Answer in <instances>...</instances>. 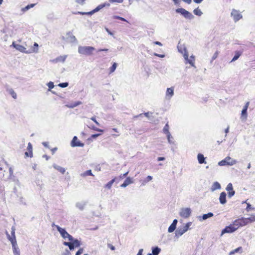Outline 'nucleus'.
Listing matches in <instances>:
<instances>
[{
    "mask_svg": "<svg viewBox=\"0 0 255 255\" xmlns=\"http://www.w3.org/2000/svg\"><path fill=\"white\" fill-rule=\"evenodd\" d=\"M192 225L191 222H189L185 224H183L182 226H180L175 231V237L178 238L182 236L188 230L191 229V226Z\"/></svg>",
    "mask_w": 255,
    "mask_h": 255,
    "instance_id": "f257e3e1",
    "label": "nucleus"
},
{
    "mask_svg": "<svg viewBox=\"0 0 255 255\" xmlns=\"http://www.w3.org/2000/svg\"><path fill=\"white\" fill-rule=\"evenodd\" d=\"M95 50V48L92 46H79L78 47L79 53L83 55H91Z\"/></svg>",
    "mask_w": 255,
    "mask_h": 255,
    "instance_id": "f03ea898",
    "label": "nucleus"
},
{
    "mask_svg": "<svg viewBox=\"0 0 255 255\" xmlns=\"http://www.w3.org/2000/svg\"><path fill=\"white\" fill-rule=\"evenodd\" d=\"M54 226L56 228L57 230L64 239L66 240V239H68V241L73 240V237L68 233L65 229L62 228L59 226L53 224L52 227Z\"/></svg>",
    "mask_w": 255,
    "mask_h": 255,
    "instance_id": "7ed1b4c3",
    "label": "nucleus"
},
{
    "mask_svg": "<svg viewBox=\"0 0 255 255\" xmlns=\"http://www.w3.org/2000/svg\"><path fill=\"white\" fill-rule=\"evenodd\" d=\"M237 162V161L235 159L232 158L230 156H227L224 159L219 162L218 165L219 166H232L236 164Z\"/></svg>",
    "mask_w": 255,
    "mask_h": 255,
    "instance_id": "20e7f679",
    "label": "nucleus"
},
{
    "mask_svg": "<svg viewBox=\"0 0 255 255\" xmlns=\"http://www.w3.org/2000/svg\"><path fill=\"white\" fill-rule=\"evenodd\" d=\"M176 12L182 14L185 18L192 19L194 18L193 15L191 12L183 8L176 9Z\"/></svg>",
    "mask_w": 255,
    "mask_h": 255,
    "instance_id": "39448f33",
    "label": "nucleus"
},
{
    "mask_svg": "<svg viewBox=\"0 0 255 255\" xmlns=\"http://www.w3.org/2000/svg\"><path fill=\"white\" fill-rule=\"evenodd\" d=\"M184 58L185 59V60L189 63L192 67H196L194 61H195V58L193 56H191L190 58L188 57V52L187 51V50L186 49V47H184Z\"/></svg>",
    "mask_w": 255,
    "mask_h": 255,
    "instance_id": "423d86ee",
    "label": "nucleus"
},
{
    "mask_svg": "<svg viewBox=\"0 0 255 255\" xmlns=\"http://www.w3.org/2000/svg\"><path fill=\"white\" fill-rule=\"evenodd\" d=\"M191 214V210L189 208H182L179 213V215L181 217L187 218L189 217Z\"/></svg>",
    "mask_w": 255,
    "mask_h": 255,
    "instance_id": "0eeeda50",
    "label": "nucleus"
},
{
    "mask_svg": "<svg viewBox=\"0 0 255 255\" xmlns=\"http://www.w3.org/2000/svg\"><path fill=\"white\" fill-rule=\"evenodd\" d=\"M231 14L233 17L235 22L239 21L243 17L242 15L240 13L239 11L235 9H232Z\"/></svg>",
    "mask_w": 255,
    "mask_h": 255,
    "instance_id": "6e6552de",
    "label": "nucleus"
},
{
    "mask_svg": "<svg viewBox=\"0 0 255 255\" xmlns=\"http://www.w3.org/2000/svg\"><path fill=\"white\" fill-rule=\"evenodd\" d=\"M169 125L168 124H166L164 127L163 128V131L164 133L167 135V137L168 139V141L170 144H174V141L173 140H170V138H173V137L171 136L169 131Z\"/></svg>",
    "mask_w": 255,
    "mask_h": 255,
    "instance_id": "1a4fd4ad",
    "label": "nucleus"
},
{
    "mask_svg": "<svg viewBox=\"0 0 255 255\" xmlns=\"http://www.w3.org/2000/svg\"><path fill=\"white\" fill-rule=\"evenodd\" d=\"M71 146L72 147H83L84 146V144L83 143L81 142L79 140H78L77 137L75 136H74L71 141Z\"/></svg>",
    "mask_w": 255,
    "mask_h": 255,
    "instance_id": "9d476101",
    "label": "nucleus"
},
{
    "mask_svg": "<svg viewBox=\"0 0 255 255\" xmlns=\"http://www.w3.org/2000/svg\"><path fill=\"white\" fill-rule=\"evenodd\" d=\"M250 104V102H248L245 104V106L243 108V109L242 111V116L241 119L243 120H246L247 118V110L249 107Z\"/></svg>",
    "mask_w": 255,
    "mask_h": 255,
    "instance_id": "9b49d317",
    "label": "nucleus"
},
{
    "mask_svg": "<svg viewBox=\"0 0 255 255\" xmlns=\"http://www.w3.org/2000/svg\"><path fill=\"white\" fill-rule=\"evenodd\" d=\"M236 230V228H235L234 226L231 224L230 226L226 227L222 230V235H223L225 233H231L235 232Z\"/></svg>",
    "mask_w": 255,
    "mask_h": 255,
    "instance_id": "f8f14e48",
    "label": "nucleus"
},
{
    "mask_svg": "<svg viewBox=\"0 0 255 255\" xmlns=\"http://www.w3.org/2000/svg\"><path fill=\"white\" fill-rule=\"evenodd\" d=\"M11 244L14 255H20V250L17 245L16 241H15L14 240H13V243Z\"/></svg>",
    "mask_w": 255,
    "mask_h": 255,
    "instance_id": "ddd939ff",
    "label": "nucleus"
},
{
    "mask_svg": "<svg viewBox=\"0 0 255 255\" xmlns=\"http://www.w3.org/2000/svg\"><path fill=\"white\" fill-rule=\"evenodd\" d=\"M174 95V88H168L166 91L165 98L167 100H170Z\"/></svg>",
    "mask_w": 255,
    "mask_h": 255,
    "instance_id": "4468645a",
    "label": "nucleus"
},
{
    "mask_svg": "<svg viewBox=\"0 0 255 255\" xmlns=\"http://www.w3.org/2000/svg\"><path fill=\"white\" fill-rule=\"evenodd\" d=\"M15 229L14 227L13 226L11 228V235L7 234V238L10 241L11 243H13V240H14V241H16V237H15Z\"/></svg>",
    "mask_w": 255,
    "mask_h": 255,
    "instance_id": "2eb2a0df",
    "label": "nucleus"
},
{
    "mask_svg": "<svg viewBox=\"0 0 255 255\" xmlns=\"http://www.w3.org/2000/svg\"><path fill=\"white\" fill-rule=\"evenodd\" d=\"M12 46L14 47L16 50L25 53H27L26 48L22 45L20 44H15L14 42L12 44Z\"/></svg>",
    "mask_w": 255,
    "mask_h": 255,
    "instance_id": "dca6fc26",
    "label": "nucleus"
},
{
    "mask_svg": "<svg viewBox=\"0 0 255 255\" xmlns=\"http://www.w3.org/2000/svg\"><path fill=\"white\" fill-rule=\"evenodd\" d=\"M214 216V214L211 213H208L207 214H205L203 215V216H199L197 217L198 220L200 222H202L204 220H207V219L212 217Z\"/></svg>",
    "mask_w": 255,
    "mask_h": 255,
    "instance_id": "f3484780",
    "label": "nucleus"
},
{
    "mask_svg": "<svg viewBox=\"0 0 255 255\" xmlns=\"http://www.w3.org/2000/svg\"><path fill=\"white\" fill-rule=\"evenodd\" d=\"M226 196L227 194L225 192H222L221 193L219 197V201L221 204L224 205L226 203Z\"/></svg>",
    "mask_w": 255,
    "mask_h": 255,
    "instance_id": "a211bd4d",
    "label": "nucleus"
},
{
    "mask_svg": "<svg viewBox=\"0 0 255 255\" xmlns=\"http://www.w3.org/2000/svg\"><path fill=\"white\" fill-rule=\"evenodd\" d=\"M38 44L37 43L35 42L34 43L33 48L27 50V51L26 52L28 54L32 53H37L38 51Z\"/></svg>",
    "mask_w": 255,
    "mask_h": 255,
    "instance_id": "6ab92c4d",
    "label": "nucleus"
},
{
    "mask_svg": "<svg viewBox=\"0 0 255 255\" xmlns=\"http://www.w3.org/2000/svg\"><path fill=\"white\" fill-rule=\"evenodd\" d=\"M66 35L67 36V39L68 41L70 42H75L77 41L75 36H74L71 32H69Z\"/></svg>",
    "mask_w": 255,
    "mask_h": 255,
    "instance_id": "aec40b11",
    "label": "nucleus"
},
{
    "mask_svg": "<svg viewBox=\"0 0 255 255\" xmlns=\"http://www.w3.org/2000/svg\"><path fill=\"white\" fill-rule=\"evenodd\" d=\"M86 205V202L85 201L78 202L76 203V207L82 211L84 210Z\"/></svg>",
    "mask_w": 255,
    "mask_h": 255,
    "instance_id": "412c9836",
    "label": "nucleus"
},
{
    "mask_svg": "<svg viewBox=\"0 0 255 255\" xmlns=\"http://www.w3.org/2000/svg\"><path fill=\"white\" fill-rule=\"evenodd\" d=\"M221 188V186L220 184L218 182H215L213 183L211 186V191L214 192V191L220 189Z\"/></svg>",
    "mask_w": 255,
    "mask_h": 255,
    "instance_id": "4be33fe9",
    "label": "nucleus"
},
{
    "mask_svg": "<svg viewBox=\"0 0 255 255\" xmlns=\"http://www.w3.org/2000/svg\"><path fill=\"white\" fill-rule=\"evenodd\" d=\"M133 183V181L130 177H128L124 182L121 185L122 187H126L127 186Z\"/></svg>",
    "mask_w": 255,
    "mask_h": 255,
    "instance_id": "5701e85b",
    "label": "nucleus"
},
{
    "mask_svg": "<svg viewBox=\"0 0 255 255\" xmlns=\"http://www.w3.org/2000/svg\"><path fill=\"white\" fill-rule=\"evenodd\" d=\"M66 58H67V55L60 56L57 57L54 60H53V62H64L65 60H66Z\"/></svg>",
    "mask_w": 255,
    "mask_h": 255,
    "instance_id": "b1692460",
    "label": "nucleus"
},
{
    "mask_svg": "<svg viewBox=\"0 0 255 255\" xmlns=\"http://www.w3.org/2000/svg\"><path fill=\"white\" fill-rule=\"evenodd\" d=\"M53 167L54 168H55V169H56L57 170H58L62 174H64L65 172V169L61 166L54 164L53 165Z\"/></svg>",
    "mask_w": 255,
    "mask_h": 255,
    "instance_id": "393cba45",
    "label": "nucleus"
},
{
    "mask_svg": "<svg viewBox=\"0 0 255 255\" xmlns=\"http://www.w3.org/2000/svg\"><path fill=\"white\" fill-rule=\"evenodd\" d=\"M197 158H198V162L200 164L206 163L205 161V157L202 154L199 153L197 155Z\"/></svg>",
    "mask_w": 255,
    "mask_h": 255,
    "instance_id": "a878e982",
    "label": "nucleus"
},
{
    "mask_svg": "<svg viewBox=\"0 0 255 255\" xmlns=\"http://www.w3.org/2000/svg\"><path fill=\"white\" fill-rule=\"evenodd\" d=\"M243 252V249H242V247H240L232 251H231L230 253H229V255H234L235 253H242Z\"/></svg>",
    "mask_w": 255,
    "mask_h": 255,
    "instance_id": "bb28decb",
    "label": "nucleus"
},
{
    "mask_svg": "<svg viewBox=\"0 0 255 255\" xmlns=\"http://www.w3.org/2000/svg\"><path fill=\"white\" fill-rule=\"evenodd\" d=\"M161 251V249L158 247L152 248V254L153 255H158Z\"/></svg>",
    "mask_w": 255,
    "mask_h": 255,
    "instance_id": "cd10ccee",
    "label": "nucleus"
},
{
    "mask_svg": "<svg viewBox=\"0 0 255 255\" xmlns=\"http://www.w3.org/2000/svg\"><path fill=\"white\" fill-rule=\"evenodd\" d=\"M235 228H236V230L240 227H241V222L240 219L236 220L232 224Z\"/></svg>",
    "mask_w": 255,
    "mask_h": 255,
    "instance_id": "c85d7f7f",
    "label": "nucleus"
},
{
    "mask_svg": "<svg viewBox=\"0 0 255 255\" xmlns=\"http://www.w3.org/2000/svg\"><path fill=\"white\" fill-rule=\"evenodd\" d=\"M35 4H30L21 8V11L23 13L28 10L30 8H32L34 6Z\"/></svg>",
    "mask_w": 255,
    "mask_h": 255,
    "instance_id": "c756f323",
    "label": "nucleus"
},
{
    "mask_svg": "<svg viewBox=\"0 0 255 255\" xmlns=\"http://www.w3.org/2000/svg\"><path fill=\"white\" fill-rule=\"evenodd\" d=\"M241 227L245 226L248 224H249V222L247 218H240Z\"/></svg>",
    "mask_w": 255,
    "mask_h": 255,
    "instance_id": "7c9ffc66",
    "label": "nucleus"
},
{
    "mask_svg": "<svg viewBox=\"0 0 255 255\" xmlns=\"http://www.w3.org/2000/svg\"><path fill=\"white\" fill-rule=\"evenodd\" d=\"M72 244L75 247H78L80 246V241L77 239H74L73 238V240L70 241Z\"/></svg>",
    "mask_w": 255,
    "mask_h": 255,
    "instance_id": "2f4dec72",
    "label": "nucleus"
},
{
    "mask_svg": "<svg viewBox=\"0 0 255 255\" xmlns=\"http://www.w3.org/2000/svg\"><path fill=\"white\" fill-rule=\"evenodd\" d=\"M116 178L113 179L112 180L109 181L107 184L105 185V188H108V189H110L114 183L115 181Z\"/></svg>",
    "mask_w": 255,
    "mask_h": 255,
    "instance_id": "473e14b6",
    "label": "nucleus"
},
{
    "mask_svg": "<svg viewBox=\"0 0 255 255\" xmlns=\"http://www.w3.org/2000/svg\"><path fill=\"white\" fill-rule=\"evenodd\" d=\"M176 228V226L175 225L171 224L168 229V233H172L173 232H174Z\"/></svg>",
    "mask_w": 255,
    "mask_h": 255,
    "instance_id": "72a5a7b5",
    "label": "nucleus"
},
{
    "mask_svg": "<svg viewBox=\"0 0 255 255\" xmlns=\"http://www.w3.org/2000/svg\"><path fill=\"white\" fill-rule=\"evenodd\" d=\"M88 175L93 176L91 170H87L86 171L84 172V173L81 174V176L82 177H85Z\"/></svg>",
    "mask_w": 255,
    "mask_h": 255,
    "instance_id": "f704fd0d",
    "label": "nucleus"
},
{
    "mask_svg": "<svg viewBox=\"0 0 255 255\" xmlns=\"http://www.w3.org/2000/svg\"><path fill=\"white\" fill-rule=\"evenodd\" d=\"M81 104H82V102L81 101H77L73 104L70 105H66V106L70 108H74V107H76Z\"/></svg>",
    "mask_w": 255,
    "mask_h": 255,
    "instance_id": "c9c22d12",
    "label": "nucleus"
},
{
    "mask_svg": "<svg viewBox=\"0 0 255 255\" xmlns=\"http://www.w3.org/2000/svg\"><path fill=\"white\" fill-rule=\"evenodd\" d=\"M193 13L195 15H198V16H201L203 14V13L201 11V10L198 7L195 8L193 10Z\"/></svg>",
    "mask_w": 255,
    "mask_h": 255,
    "instance_id": "e433bc0d",
    "label": "nucleus"
},
{
    "mask_svg": "<svg viewBox=\"0 0 255 255\" xmlns=\"http://www.w3.org/2000/svg\"><path fill=\"white\" fill-rule=\"evenodd\" d=\"M241 56V53L239 51H236L235 56H234L233 58L231 60V62H234L236 60H237Z\"/></svg>",
    "mask_w": 255,
    "mask_h": 255,
    "instance_id": "4c0bfd02",
    "label": "nucleus"
},
{
    "mask_svg": "<svg viewBox=\"0 0 255 255\" xmlns=\"http://www.w3.org/2000/svg\"><path fill=\"white\" fill-rule=\"evenodd\" d=\"M27 150L29 152V157L32 156V146L31 143L29 142L27 146Z\"/></svg>",
    "mask_w": 255,
    "mask_h": 255,
    "instance_id": "58836bf2",
    "label": "nucleus"
},
{
    "mask_svg": "<svg viewBox=\"0 0 255 255\" xmlns=\"http://www.w3.org/2000/svg\"><path fill=\"white\" fill-rule=\"evenodd\" d=\"M247 218L249 224L255 222V214L252 215L250 217Z\"/></svg>",
    "mask_w": 255,
    "mask_h": 255,
    "instance_id": "ea45409f",
    "label": "nucleus"
},
{
    "mask_svg": "<svg viewBox=\"0 0 255 255\" xmlns=\"http://www.w3.org/2000/svg\"><path fill=\"white\" fill-rule=\"evenodd\" d=\"M152 179V177L151 176L148 175L146 177V178L142 182V185H145L146 183Z\"/></svg>",
    "mask_w": 255,
    "mask_h": 255,
    "instance_id": "a19ab883",
    "label": "nucleus"
},
{
    "mask_svg": "<svg viewBox=\"0 0 255 255\" xmlns=\"http://www.w3.org/2000/svg\"><path fill=\"white\" fill-rule=\"evenodd\" d=\"M226 191L228 192V193L229 192H230V191H231L233 190V185H232V183H229V184L227 185V187H226Z\"/></svg>",
    "mask_w": 255,
    "mask_h": 255,
    "instance_id": "79ce46f5",
    "label": "nucleus"
},
{
    "mask_svg": "<svg viewBox=\"0 0 255 255\" xmlns=\"http://www.w3.org/2000/svg\"><path fill=\"white\" fill-rule=\"evenodd\" d=\"M117 66V64L116 63H114L112 67L110 69V73H112L114 72L116 69Z\"/></svg>",
    "mask_w": 255,
    "mask_h": 255,
    "instance_id": "37998d69",
    "label": "nucleus"
},
{
    "mask_svg": "<svg viewBox=\"0 0 255 255\" xmlns=\"http://www.w3.org/2000/svg\"><path fill=\"white\" fill-rule=\"evenodd\" d=\"M89 128L93 129L94 130H95V131H100V132H104V130L103 129L98 128L94 126H91L90 127H89Z\"/></svg>",
    "mask_w": 255,
    "mask_h": 255,
    "instance_id": "c03bdc74",
    "label": "nucleus"
},
{
    "mask_svg": "<svg viewBox=\"0 0 255 255\" xmlns=\"http://www.w3.org/2000/svg\"><path fill=\"white\" fill-rule=\"evenodd\" d=\"M184 47H185L184 45L178 46V51L184 55Z\"/></svg>",
    "mask_w": 255,
    "mask_h": 255,
    "instance_id": "a18cd8bd",
    "label": "nucleus"
},
{
    "mask_svg": "<svg viewBox=\"0 0 255 255\" xmlns=\"http://www.w3.org/2000/svg\"><path fill=\"white\" fill-rule=\"evenodd\" d=\"M103 7V5L102 4H101L99 5L98 6H97L95 9L94 10L96 12L99 11L100 9H102Z\"/></svg>",
    "mask_w": 255,
    "mask_h": 255,
    "instance_id": "49530a36",
    "label": "nucleus"
},
{
    "mask_svg": "<svg viewBox=\"0 0 255 255\" xmlns=\"http://www.w3.org/2000/svg\"><path fill=\"white\" fill-rule=\"evenodd\" d=\"M68 86V83H67V82L60 83L58 85V86H59L60 87H61V88H65V87H67Z\"/></svg>",
    "mask_w": 255,
    "mask_h": 255,
    "instance_id": "de8ad7c7",
    "label": "nucleus"
},
{
    "mask_svg": "<svg viewBox=\"0 0 255 255\" xmlns=\"http://www.w3.org/2000/svg\"><path fill=\"white\" fill-rule=\"evenodd\" d=\"M47 86L49 88V90H50L51 89H52V88H54V84L53 82H49L48 84H47Z\"/></svg>",
    "mask_w": 255,
    "mask_h": 255,
    "instance_id": "09e8293b",
    "label": "nucleus"
},
{
    "mask_svg": "<svg viewBox=\"0 0 255 255\" xmlns=\"http://www.w3.org/2000/svg\"><path fill=\"white\" fill-rule=\"evenodd\" d=\"M113 18H116V19H120V20H121L122 21H127V20L126 19H125L123 17H120L119 16H117V15H114L113 16Z\"/></svg>",
    "mask_w": 255,
    "mask_h": 255,
    "instance_id": "8fccbe9b",
    "label": "nucleus"
},
{
    "mask_svg": "<svg viewBox=\"0 0 255 255\" xmlns=\"http://www.w3.org/2000/svg\"><path fill=\"white\" fill-rule=\"evenodd\" d=\"M109 1L111 3H113V2L122 3L123 2V0H109Z\"/></svg>",
    "mask_w": 255,
    "mask_h": 255,
    "instance_id": "3c124183",
    "label": "nucleus"
},
{
    "mask_svg": "<svg viewBox=\"0 0 255 255\" xmlns=\"http://www.w3.org/2000/svg\"><path fill=\"white\" fill-rule=\"evenodd\" d=\"M235 194V191L233 190L228 193V197L229 198H231L232 196H233Z\"/></svg>",
    "mask_w": 255,
    "mask_h": 255,
    "instance_id": "603ef678",
    "label": "nucleus"
},
{
    "mask_svg": "<svg viewBox=\"0 0 255 255\" xmlns=\"http://www.w3.org/2000/svg\"><path fill=\"white\" fill-rule=\"evenodd\" d=\"M83 251H84L83 249H82V248L80 249L78 251V252H77V253L76 254V255H81L83 253Z\"/></svg>",
    "mask_w": 255,
    "mask_h": 255,
    "instance_id": "864d4df0",
    "label": "nucleus"
},
{
    "mask_svg": "<svg viewBox=\"0 0 255 255\" xmlns=\"http://www.w3.org/2000/svg\"><path fill=\"white\" fill-rule=\"evenodd\" d=\"M108 247L112 251H114L115 250V247L110 244H108Z\"/></svg>",
    "mask_w": 255,
    "mask_h": 255,
    "instance_id": "5fc2aeb1",
    "label": "nucleus"
},
{
    "mask_svg": "<svg viewBox=\"0 0 255 255\" xmlns=\"http://www.w3.org/2000/svg\"><path fill=\"white\" fill-rule=\"evenodd\" d=\"M154 55L156 56L157 57H160V58H164L165 57L164 54H159L156 53H154Z\"/></svg>",
    "mask_w": 255,
    "mask_h": 255,
    "instance_id": "6e6d98bb",
    "label": "nucleus"
},
{
    "mask_svg": "<svg viewBox=\"0 0 255 255\" xmlns=\"http://www.w3.org/2000/svg\"><path fill=\"white\" fill-rule=\"evenodd\" d=\"M218 51H216L213 55V57H212V60H215V59L217 58V56H218Z\"/></svg>",
    "mask_w": 255,
    "mask_h": 255,
    "instance_id": "4d7b16f0",
    "label": "nucleus"
},
{
    "mask_svg": "<svg viewBox=\"0 0 255 255\" xmlns=\"http://www.w3.org/2000/svg\"><path fill=\"white\" fill-rule=\"evenodd\" d=\"M91 120L94 121L98 126L100 125V124L96 120V118L95 117H93L91 118Z\"/></svg>",
    "mask_w": 255,
    "mask_h": 255,
    "instance_id": "13d9d810",
    "label": "nucleus"
},
{
    "mask_svg": "<svg viewBox=\"0 0 255 255\" xmlns=\"http://www.w3.org/2000/svg\"><path fill=\"white\" fill-rule=\"evenodd\" d=\"M100 135V134H99V133L94 134L91 135V138H96Z\"/></svg>",
    "mask_w": 255,
    "mask_h": 255,
    "instance_id": "bf43d9fd",
    "label": "nucleus"
},
{
    "mask_svg": "<svg viewBox=\"0 0 255 255\" xmlns=\"http://www.w3.org/2000/svg\"><path fill=\"white\" fill-rule=\"evenodd\" d=\"M10 94H11L12 97L14 99H16V94L13 90H12V91L11 92Z\"/></svg>",
    "mask_w": 255,
    "mask_h": 255,
    "instance_id": "052dcab7",
    "label": "nucleus"
},
{
    "mask_svg": "<svg viewBox=\"0 0 255 255\" xmlns=\"http://www.w3.org/2000/svg\"><path fill=\"white\" fill-rule=\"evenodd\" d=\"M85 0H76V1L80 4L83 5L84 3V1Z\"/></svg>",
    "mask_w": 255,
    "mask_h": 255,
    "instance_id": "680f3d73",
    "label": "nucleus"
},
{
    "mask_svg": "<svg viewBox=\"0 0 255 255\" xmlns=\"http://www.w3.org/2000/svg\"><path fill=\"white\" fill-rule=\"evenodd\" d=\"M105 30L109 34L111 35H113V33L107 27H105Z\"/></svg>",
    "mask_w": 255,
    "mask_h": 255,
    "instance_id": "e2e57ef3",
    "label": "nucleus"
},
{
    "mask_svg": "<svg viewBox=\"0 0 255 255\" xmlns=\"http://www.w3.org/2000/svg\"><path fill=\"white\" fill-rule=\"evenodd\" d=\"M69 249L70 250H74V248L75 247L73 244L71 242V244H70V245H69V246L68 247Z\"/></svg>",
    "mask_w": 255,
    "mask_h": 255,
    "instance_id": "0e129e2a",
    "label": "nucleus"
},
{
    "mask_svg": "<svg viewBox=\"0 0 255 255\" xmlns=\"http://www.w3.org/2000/svg\"><path fill=\"white\" fill-rule=\"evenodd\" d=\"M102 5H103V7L106 6L109 7L110 6V4L109 2H105L104 3H102Z\"/></svg>",
    "mask_w": 255,
    "mask_h": 255,
    "instance_id": "69168bd1",
    "label": "nucleus"
},
{
    "mask_svg": "<svg viewBox=\"0 0 255 255\" xmlns=\"http://www.w3.org/2000/svg\"><path fill=\"white\" fill-rule=\"evenodd\" d=\"M96 12L95 11L94 9H93V10L90 11V12H86V14L87 15H92L94 13H95Z\"/></svg>",
    "mask_w": 255,
    "mask_h": 255,
    "instance_id": "338daca9",
    "label": "nucleus"
},
{
    "mask_svg": "<svg viewBox=\"0 0 255 255\" xmlns=\"http://www.w3.org/2000/svg\"><path fill=\"white\" fill-rule=\"evenodd\" d=\"M143 249H140L137 253V254L136 255H142V252H143Z\"/></svg>",
    "mask_w": 255,
    "mask_h": 255,
    "instance_id": "774afa93",
    "label": "nucleus"
}]
</instances>
